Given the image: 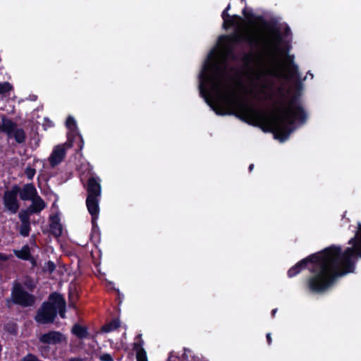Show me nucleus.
Segmentation results:
<instances>
[{"mask_svg": "<svg viewBox=\"0 0 361 361\" xmlns=\"http://www.w3.org/2000/svg\"><path fill=\"white\" fill-rule=\"evenodd\" d=\"M241 2H244V3H246V0H240Z\"/></svg>", "mask_w": 361, "mask_h": 361, "instance_id": "52", "label": "nucleus"}, {"mask_svg": "<svg viewBox=\"0 0 361 361\" xmlns=\"http://www.w3.org/2000/svg\"><path fill=\"white\" fill-rule=\"evenodd\" d=\"M11 255H7L6 254L0 252V261L6 262L10 259Z\"/></svg>", "mask_w": 361, "mask_h": 361, "instance_id": "36", "label": "nucleus"}, {"mask_svg": "<svg viewBox=\"0 0 361 361\" xmlns=\"http://www.w3.org/2000/svg\"><path fill=\"white\" fill-rule=\"evenodd\" d=\"M44 303H48L49 307L56 310L59 307L64 305L66 302L63 295L57 292H54L49 294L48 300L44 302Z\"/></svg>", "mask_w": 361, "mask_h": 361, "instance_id": "14", "label": "nucleus"}, {"mask_svg": "<svg viewBox=\"0 0 361 361\" xmlns=\"http://www.w3.org/2000/svg\"><path fill=\"white\" fill-rule=\"evenodd\" d=\"M87 196L100 197L102 188L98 180L94 177H90L87 183Z\"/></svg>", "mask_w": 361, "mask_h": 361, "instance_id": "12", "label": "nucleus"}, {"mask_svg": "<svg viewBox=\"0 0 361 361\" xmlns=\"http://www.w3.org/2000/svg\"><path fill=\"white\" fill-rule=\"evenodd\" d=\"M36 171L35 169L31 167H27L25 171V173L27 178L30 180H32L35 175Z\"/></svg>", "mask_w": 361, "mask_h": 361, "instance_id": "29", "label": "nucleus"}, {"mask_svg": "<svg viewBox=\"0 0 361 361\" xmlns=\"http://www.w3.org/2000/svg\"><path fill=\"white\" fill-rule=\"evenodd\" d=\"M99 360L101 361H114V358L109 353H104L100 355Z\"/></svg>", "mask_w": 361, "mask_h": 361, "instance_id": "32", "label": "nucleus"}, {"mask_svg": "<svg viewBox=\"0 0 361 361\" xmlns=\"http://www.w3.org/2000/svg\"><path fill=\"white\" fill-rule=\"evenodd\" d=\"M99 229L98 226L97 225V227L92 226V231H95L96 230Z\"/></svg>", "mask_w": 361, "mask_h": 361, "instance_id": "48", "label": "nucleus"}, {"mask_svg": "<svg viewBox=\"0 0 361 361\" xmlns=\"http://www.w3.org/2000/svg\"><path fill=\"white\" fill-rule=\"evenodd\" d=\"M47 348H48V347H42L40 349L43 350V349H47Z\"/></svg>", "mask_w": 361, "mask_h": 361, "instance_id": "50", "label": "nucleus"}, {"mask_svg": "<svg viewBox=\"0 0 361 361\" xmlns=\"http://www.w3.org/2000/svg\"><path fill=\"white\" fill-rule=\"evenodd\" d=\"M343 252L340 246L331 245L322 251L312 254L301 259L290 267L287 275L293 278L299 274L311 263L309 269L312 275L305 281V288L310 293H322L331 288L336 279L349 273H353L355 262L353 257L361 259V223L357 224V230L350 238Z\"/></svg>", "mask_w": 361, "mask_h": 361, "instance_id": "2", "label": "nucleus"}, {"mask_svg": "<svg viewBox=\"0 0 361 361\" xmlns=\"http://www.w3.org/2000/svg\"><path fill=\"white\" fill-rule=\"evenodd\" d=\"M231 16H230L228 14V12L225 10H224L223 12L221 13V18H222L223 20H224V19H226Z\"/></svg>", "mask_w": 361, "mask_h": 361, "instance_id": "39", "label": "nucleus"}, {"mask_svg": "<svg viewBox=\"0 0 361 361\" xmlns=\"http://www.w3.org/2000/svg\"><path fill=\"white\" fill-rule=\"evenodd\" d=\"M260 76H261V75H260V74H259V73H256V74H255V79H256V80H259L260 79Z\"/></svg>", "mask_w": 361, "mask_h": 361, "instance_id": "46", "label": "nucleus"}, {"mask_svg": "<svg viewBox=\"0 0 361 361\" xmlns=\"http://www.w3.org/2000/svg\"><path fill=\"white\" fill-rule=\"evenodd\" d=\"M243 18L237 14L233 15L231 17L224 19L223 23V27L224 29H228L238 24V22H242Z\"/></svg>", "mask_w": 361, "mask_h": 361, "instance_id": "19", "label": "nucleus"}, {"mask_svg": "<svg viewBox=\"0 0 361 361\" xmlns=\"http://www.w3.org/2000/svg\"><path fill=\"white\" fill-rule=\"evenodd\" d=\"M0 132L6 134L8 138L13 137L18 144H23L26 140V133L21 128L17 127V123L5 115L1 116Z\"/></svg>", "mask_w": 361, "mask_h": 361, "instance_id": "5", "label": "nucleus"}, {"mask_svg": "<svg viewBox=\"0 0 361 361\" xmlns=\"http://www.w3.org/2000/svg\"><path fill=\"white\" fill-rule=\"evenodd\" d=\"M24 284L30 290H32L35 288V285L32 281H25Z\"/></svg>", "mask_w": 361, "mask_h": 361, "instance_id": "35", "label": "nucleus"}, {"mask_svg": "<svg viewBox=\"0 0 361 361\" xmlns=\"http://www.w3.org/2000/svg\"><path fill=\"white\" fill-rule=\"evenodd\" d=\"M71 331L80 339L87 338L89 336L87 328L79 324H75L73 326Z\"/></svg>", "mask_w": 361, "mask_h": 361, "instance_id": "18", "label": "nucleus"}, {"mask_svg": "<svg viewBox=\"0 0 361 361\" xmlns=\"http://www.w3.org/2000/svg\"><path fill=\"white\" fill-rule=\"evenodd\" d=\"M255 54L253 52H244L241 61L246 65L250 66L254 61Z\"/></svg>", "mask_w": 361, "mask_h": 361, "instance_id": "24", "label": "nucleus"}, {"mask_svg": "<svg viewBox=\"0 0 361 361\" xmlns=\"http://www.w3.org/2000/svg\"><path fill=\"white\" fill-rule=\"evenodd\" d=\"M266 338H267V341L268 345H270L272 342L271 334L270 333L267 334Z\"/></svg>", "mask_w": 361, "mask_h": 361, "instance_id": "40", "label": "nucleus"}, {"mask_svg": "<svg viewBox=\"0 0 361 361\" xmlns=\"http://www.w3.org/2000/svg\"><path fill=\"white\" fill-rule=\"evenodd\" d=\"M168 361H171V357L169 358Z\"/></svg>", "mask_w": 361, "mask_h": 361, "instance_id": "53", "label": "nucleus"}, {"mask_svg": "<svg viewBox=\"0 0 361 361\" xmlns=\"http://www.w3.org/2000/svg\"><path fill=\"white\" fill-rule=\"evenodd\" d=\"M281 97H282L283 98H284V97H285V94H284L283 93H281Z\"/></svg>", "mask_w": 361, "mask_h": 361, "instance_id": "51", "label": "nucleus"}, {"mask_svg": "<svg viewBox=\"0 0 361 361\" xmlns=\"http://www.w3.org/2000/svg\"><path fill=\"white\" fill-rule=\"evenodd\" d=\"M62 225L61 224L54 225L50 224L49 225V232L54 237H60L62 235Z\"/></svg>", "mask_w": 361, "mask_h": 361, "instance_id": "21", "label": "nucleus"}, {"mask_svg": "<svg viewBox=\"0 0 361 361\" xmlns=\"http://www.w3.org/2000/svg\"><path fill=\"white\" fill-rule=\"evenodd\" d=\"M30 201L32 202V203L27 207V209L32 214H38L41 212L46 207L44 201L39 195H37Z\"/></svg>", "mask_w": 361, "mask_h": 361, "instance_id": "15", "label": "nucleus"}, {"mask_svg": "<svg viewBox=\"0 0 361 361\" xmlns=\"http://www.w3.org/2000/svg\"><path fill=\"white\" fill-rule=\"evenodd\" d=\"M281 34H282L283 38V36L288 37V35H290L291 34L290 28L288 26H286L283 31V33L281 32Z\"/></svg>", "mask_w": 361, "mask_h": 361, "instance_id": "37", "label": "nucleus"}, {"mask_svg": "<svg viewBox=\"0 0 361 361\" xmlns=\"http://www.w3.org/2000/svg\"><path fill=\"white\" fill-rule=\"evenodd\" d=\"M253 169H254V164H250L249 168H248L249 172L250 173L252 172Z\"/></svg>", "mask_w": 361, "mask_h": 361, "instance_id": "43", "label": "nucleus"}, {"mask_svg": "<svg viewBox=\"0 0 361 361\" xmlns=\"http://www.w3.org/2000/svg\"><path fill=\"white\" fill-rule=\"evenodd\" d=\"M79 142H78V150H81L84 145V141L80 135H78Z\"/></svg>", "mask_w": 361, "mask_h": 361, "instance_id": "38", "label": "nucleus"}, {"mask_svg": "<svg viewBox=\"0 0 361 361\" xmlns=\"http://www.w3.org/2000/svg\"><path fill=\"white\" fill-rule=\"evenodd\" d=\"M22 361H39V360L36 355L29 353L22 359Z\"/></svg>", "mask_w": 361, "mask_h": 361, "instance_id": "31", "label": "nucleus"}, {"mask_svg": "<svg viewBox=\"0 0 361 361\" xmlns=\"http://www.w3.org/2000/svg\"><path fill=\"white\" fill-rule=\"evenodd\" d=\"M56 269V264L54 262L49 260L48 261L44 266L42 267V271L44 273L48 272L49 274H52Z\"/></svg>", "mask_w": 361, "mask_h": 361, "instance_id": "25", "label": "nucleus"}, {"mask_svg": "<svg viewBox=\"0 0 361 361\" xmlns=\"http://www.w3.org/2000/svg\"><path fill=\"white\" fill-rule=\"evenodd\" d=\"M140 341L133 343V350L136 352L137 361H148L147 353L142 348L143 341L141 339V335L137 336Z\"/></svg>", "mask_w": 361, "mask_h": 361, "instance_id": "16", "label": "nucleus"}, {"mask_svg": "<svg viewBox=\"0 0 361 361\" xmlns=\"http://www.w3.org/2000/svg\"><path fill=\"white\" fill-rule=\"evenodd\" d=\"M30 261L31 262L32 266H35L36 265L37 261L32 256H31V259H30Z\"/></svg>", "mask_w": 361, "mask_h": 361, "instance_id": "42", "label": "nucleus"}, {"mask_svg": "<svg viewBox=\"0 0 361 361\" xmlns=\"http://www.w3.org/2000/svg\"><path fill=\"white\" fill-rule=\"evenodd\" d=\"M66 126L67 127V128H68L71 130H73L75 128H76V127H77L76 121L73 116H68V118H66Z\"/></svg>", "mask_w": 361, "mask_h": 361, "instance_id": "28", "label": "nucleus"}, {"mask_svg": "<svg viewBox=\"0 0 361 361\" xmlns=\"http://www.w3.org/2000/svg\"><path fill=\"white\" fill-rule=\"evenodd\" d=\"M120 326V321L118 319H114L109 323L102 326L104 332H110L117 329Z\"/></svg>", "mask_w": 361, "mask_h": 361, "instance_id": "20", "label": "nucleus"}, {"mask_svg": "<svg viewBox=\"0 0 361 361\" xmlns=\"http://www.w3.org/2000/svg\"><path fill=\"white\" fill-rule=\"evenodd\" d=\"M213 54L211 51L199 75V89L201 97L216 114L234 115L246 123L260 126L264 132L272 133L280 142L289 137L295 121L301 124L307 121V114L298 95L290 99L287 106L281 102V106L276 109L277 114L269 116L238 97L235 90L224 92L219 76L227 72L213 59Z\"/></svg>", "mask_w": 361, "mask_h": 361, "instance_id": "1", "label": "nucleus"}, {"mask_svg": "<svg viewBox=\"0 0 361 361\" xmlns=\"http://www.w3.org/2000/svg\"><path fill=\"white\" fill-rule=\"evenodd\" d=\"M267 75H273V76H279L277 69L274 68H269L266 71Z\"/></svg>", "mask_w": 361, "mask_h": 361, "instance_id": "33", "label": "nucleus"}, {"mask_svg": "<svg viewBox=\"0 0 361 361\" xmlns=\"http://www.w3.org/2000/svg\"><path fill=\"white\" fill-rule=\"evenodd\" d=\"M231 4H228L224 10L228 12V11L231 9Z\"/></svg>", "mask_w": 361, "mask_h": 361, "instance_id": "45", "label": "nucleus"}, {"mask_svg": "<svg viewBox=\"0 0 361 361\" xmlns=\"http://www.w3.org/2000/svg\"><path fill=\"white\" fill-rule=\"evenodd\" d=\"M18 185H13L10 190H7L4 192L2 197L4 211L11 214H16L20 208V202L18 200Z\"/></svg>", "mask_w": 361, "mask_h": 361, "instance_id": "6", "label": "nucleus"}, {"mask_svg": "<svg viewBox=\"0 0 361 361\" xmlns=\"http://www.w3.org/2000/svg\"><path fill=\"white\" fill-rule=\"evenodd\" d=\"M13 253L18 259L25 261L31 259L30 248L28 245H23L20 250H13Z\"/></svg>", "mask_w": 361, "mask_h": 361, "instance_id": "17", "label": "nucleus"}, {"mask_svg": "<svg viewBox=\"0 0 361 361\" xmlns=\"http://www.w3.org/2000/svg\"><path fill=\"white\" fill-rule=\"evenodd\" d=\"M50 221L51 224L57 225L60 224V219L57 215H52L50 216Z\"/></svg>", "mask_w": 361, "mask_h": 361, "instance_id": "34", "label": "nucleus"}, {"mask_svg": "<svg viewBox=\"0 0 361 361\" xmlns=\"http://www.w3.org/2000/svg\"><path fill=\"white\" fill-rule=\"evenodd\" d=\"M183 359L185 361H201L200 357L192 355L190 350L185 351L183 355Z\"/></svg>", "mask_w": 361, "mask_h": 361, "instance_id": "27", "label": "nucleus"}, {"mask_svg": "<svg viewBox=\"0 0 361 361\" xmlns=\"http://www.w3.org/2000/svg\"><path fill=\"white\" fill-rule=\"evenodd\" d=\"M56 317L57 311L49 307L48 303L42 302L34 319L39 324H49L54 322Z\"/></svg>", "mask_w": 361, "mask_h": 361, "instance_id": "7", "label": "nucleus"}, {"mask_svg": "<svg viewBox=\"0 0 361 361\" xmlns=\"http://www.w3.org/2000/svg\"><path fill=\"white\" fill-rule=\"evenodd\" d=\"M66 151L64 145H59L55 146L49 157L51 168H54L60 164L66 157Z\"/></svg>", "mask_w": 361, "mask_h": 361, "instance_id": "10", "label": "nucleus"}, {"mask_svg": "<svg viewBox=\"0 0 361 361\" xmlns=\"http://www.w3.org/2000/svg\"><path fill=\"white\" fill-rule=\"evenodd\" d=\"M287 61L289 63L288 67V78L296 80L299 85L301 84V78L300 75L298 66L294 63V56L293 55H287Z\"/></svg>", "mask_w": 361, "mask_h": 361, "instance_id": "13", "label": "nucleus"}, {"mask_svg": "<svg viewBox=\"0 0 361 361\" xmlns=\"http://www.w3.org/2000/svg\"><path fill=\"white\" fill-rule=\"evenodd\" d=\"M69 306H70L71 307L74 308V309H75V308H76L75 305V304H73V303H70V304H69Z\"/></svg>", "mask_w": 361, "mask_h": 361, "instance_id": "47", "label": "nucleus"}, {"mask_svg": "<svg viewBox=\"0 0 361 361\" xmlns=\"http://www.w3.org/2000/svg\"><path fill=\"white\" fill-rule=\"evenodd\" d=\"M66 145H67L68 147H71L72 144H71V143H70V144H66Z\"/></svg>", "mask_w": 361, "mask_h": 361, "instance_id": "49", "label": "nucleus"}, {"mask_svg": "<svg viewBox=\"0 0 361 361\" xmlns=\"http://www.w3.org/2000/svg\"><path fill=\"white\" fill-rule=\"evenodd\" d=\"M13 86L8 82H0V94H4L12 90Z\"/></svg>", "mask_w": 361, "mask_h": 361, "instance_id": "26", "label": "nucleus"}, {"mask_svg": "<svg viewBox=\"0 0 361 361\" xmlns=\"http://www.w3.org/2000/svg\"><path fill=\"white\" fill-rule=\"evenodd\" d=\"M276 312H277V309H276V308L273 309V310H271V316H272L273 317L275 316V314H276Z\"/></svg>", "mask_w": 361, "mask_h": 361, "instance_id": "44", "label": "nucleus"}, {"mask_svg": "<svg viewBox=\"0 0 361 361\" xmlns=\"http://www.w3.org/2000/svg\"><path fill=\"white\" fill-rule=\"evenodd\" d=\"M18 190L19 197L23 201L31 200L38 195L33 183H27L22 188L18 185Z\"/></svg>", "mask_w": 361, "mask_h": 361, "instance_id": "11", "label": "nucleus"}, {"mask_svg": "<svg viewBox=\"0 0 361 361\" xmlns=\"http://www.w3.org/2000/svg\"><path fill=\"white\" fill-rule=\"evenodd\" d=\"M56 311L57 314H59L62 319H64L66 317V303L56 309Z\"/></svg>", "mask_w": 361, "mask_h": 361, "instance_id": "30", "label": "nucleus"}, {"mask_svg": "<svg viewBox=\"0 0 361 361\" xmlns=\"http://www.w3.org/2000/svg\"><path fill=\"white\" fill-rule=\"evenodd\" d=\"M31 214H32V213L30 212L27 208L26 209H22L18 214V217L20 219V222H30Z\"/></svg>", "mask_w": 361, "mask_h": 361, "instance_id": "22", "label": "nucleus"}, {"mask_svg": "<svg viewBox=\"0 0 361 361\" xmlns=\"http://www.w3.org/2000/svg\"><path fill=\"white\" fill-rule=\"evenodd\" d=\"M11 298L6 300V305L10 307L11 304L18 305L24 307H31L35 303L36 299L34 295L26 291L21 283L15 282L11 289Z\"/></svg>", "mask_w": 361, "mask_h": 361, "instance_id": "4", "label": "nucleus"}, {"mask_svg": "<svg viewBox=\"0 0 361 361\" xmlns=\"http://www.w3.org/2000/svg\"><path fill=\"white\" fill-rule=\"evenodd\" d=\"M100 197L87 196L86 205L89 213L92 216L91 223L93 227H97V221L99 214V202Z\"/></svg>", "mask_w": 361, "mask_h": 361, "instance_id": "9", "label": "nucleus"}, {"mask_svg": "<svg viewBox=\"0 0 361 361\" xmlns=\"http://www.w3.org/2000/svg\"><path fill=\"white\" fill-rule=\"evenodd\" d=\"M39 341L45 345H57L66 341V337L58 331H49L39 337Z\"/></svg>", "mask_w": 361, "mask_h": 361, "instance_id": "8", "label": "nucleus"}, {"mask_svg": "<svg viewBox=\"0 0 361 361\" xmlns=\"http://www.w3.org/2000/svg\"><path fill=\"white\" fill-rule=\"evenodd\" d=\"M242 14L250 24L258 23L265 27L269 33L266 35H257L254 32H234L231 35H221L219 37L223 47L224 55L226 58L232 60H237L238 58L234 52L233 45L246 44L251 49L260 51L265 54L270 62L276 66L278 63L276 54L284 53L288 54L289 47L283 51L281 48L283 42L282 34L278 23L274 19L266 20L262 15H255L252 8L247 6L242 10Z\"/></svg>", "mask_w": 361, "mask_h": 361, "instance_id": "3", "label": "nucleus"}, {"mask_svg": "<svg viewBox=\"0 0 361 361\" xmlns=\"http://www.w3.org/2000/svg\"><path fill=\"white\" fill-rule=\"evenodd\" d=\"M68 361H82V360L80 357H71Z\"/></svg>", "mask_w": 361, "mask_h": 361, "instance_id": "41", "label": "nucleus"}, {"mask_svg": "<svg viewBox=\"0 0 361 361\" xmlns=\"http://www.w3.org/2000/svg\"><path fill=\"white\" fill-rule=\"evenodd\" d=\"M31 231L30 222L21 223L20 226L19 233L23 237H27Z\"/></svg>", "mask_w": 361, "mask_h": 361, "instance_id": "23", "label": "nucleus"}]
</instances>
